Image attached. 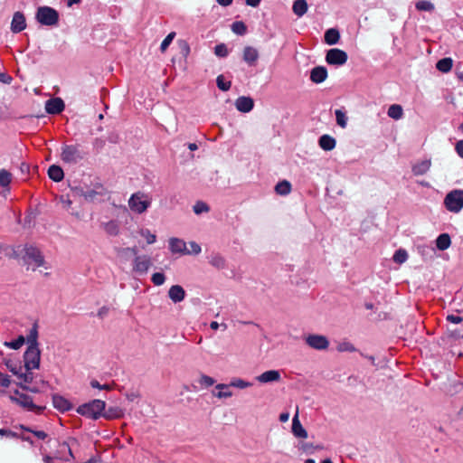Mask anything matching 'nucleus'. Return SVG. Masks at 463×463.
Listing matches in <instances>:
<instances>
[{
	"label": "nucleus",
	"instance_id": "obj_22",
	"mask_svg": "<svg viewBox=\"0 0 463 463\" xmlns=\"http://www.w3.org/2000/svg\"><path fill=\"white\" fill-rule=\"evenodd\" d=\"M292 433L297 438H302V439L307 438V432L303 428V426L300 423L299 419H298V409H297V412L292 420Z\"/></svg>",
	"mask_w": 463,
	"mask_h": 463
},
{
	"label": "nucleus",
	"instance_id": "obj_38",
	"mask_svg": "<svg viewBox=\"0 0 463 463\" xmlns=\"http://www.w3.org/2000/svg\"><path fill=\"white\" fill-rule=\"evenodd\" d=\"M393 261L398 264L404 263L408 259V253L404 249H399L393 255Z\"/></svg>",
	"mask_w": 463,
	"mask_h": 463
},
{
	"label": "nucleus",
	"instance_id": "obj_50",
	"mask_svg": "<svg viewBox=\"0 0 463 463\" xmlns=\"http://www.w3.org/2000/svg\"><path fill=\"white\" fill-rule=\"evenodd\" d=\"M22 429L25 431L33 433L39 439L43 440L48 437V434L43 430H34L30 427H24V426H22Z\"/></svg>",
	"mask_w": 463,
	"mask_h": 463
},
{
	"label": "nucleus",
	"instance_id": "obj_7",
	"mask_svg": "<svg viewBox=\"0 0 463 463\" xmlns=\"http://www.w3.org/2000/svg\"><path fill=\"white\" fill-rule=\"evenodd\" d=\"M444 204L449 212L458 213L463 208V190L449 192L444 199Z\"/></svg>",
	"mask_w": 463,
	"mask_h": 463
},
{
	"label": "nucleus",
	"instance_id": "obj_58",
	"mask_svg": "<svg viewBox=\"0 0 463 463\" xmlns=\"http://www.w3.org/2000/svg\"><path fill=\"white\" fill-rule=\"evenodd\" d=\"M109 312V308L106 306L101 307L97 313V317L100 319H104Z\"/></svg>",
	"mask_w": 463,
	"mask_h": 463
},
{
	"label": "nucleus",
	"instance_id": "obj_10",
	"mask_svg": "<svg viewBox=\"0 0 463 463\" xmlns=\"http://www.w3.org/2000/svg\"><path fill=\"white\" fill-rule=\"evenodd\" d=\"M304 340L310 348L317 351L326 350L329 346L328 338L323 335L309 334L304 337Z\"/></svg>",
	"mask_w": 463,
	"mask_h": 463
},
{
	"label": "nucleus",
	"instance_id": "obj_33",
	"mask_svg": "<svg viewBox=\"0 0 463 463\" xmlns=\"http://www.w3.org/2000/svg\"><path fill=\"white\" fill-rule=\"evenodd\" d=\"M453 65L451 58H443L436 63V68L441 72H449Z\"/></svg>",
	"mask_w": 463,
	"mask_h": 463
},
{
	"label": "nucleus",
	"instance_id": "obj_44",
	"mask_svg": "<svg viewBox=\"0 0 463 463\" xmlns=\"http://www.w3.org/2000/svg\"><path fill=\"white\" fill-rule=\"evenodd\" d=\"M232 30L233 33L239 35H243L247 32V27L243 22H234L232 24Z\"/></svg>",
	"mask_w": 463,
	"mask_h": 463
},
{
	"label": "nucleus",
	"instance_id": "obj_18",
	"mask_svg": "<svg viewBox=\"0 0 463 463\" xmlns=\"http://www.w3.org/2000/svg\"><path fill=\"white\" fill-rule=\"evenodd\" d=\"M101 228L109 236H118L120 233V222L118 220H109L101 223Z\"/></svg>",
	"mask_w": 463,
	"mask_h": 463
},
{
	"label": "nucleus",
	"instance_id": "obj_25",
	"mask_svg": "<svg viewBox=\"0 0 463 463\" xmlns=\"http://www.w3.org/2000/svg\"><path fill=\"white\" fill-rule=\"evenodd\" d=\"M431 166V160L426 159L420 162H418L412 165V173L414 175H425Z\"/></svg>",
	"mask_w": 463,
	"mask_h": 463
},
{
	"label": "nucleus",
	"instance_id": "obj_16",
	"mask_svg": "<svg viewBox=\"0 0 463 463\" xmlns=\"http://www.w3.org/2000/svg\"><path fill=\"white\" fill-rule=\"evenodd\" d=\"M169 249L172 253L190 254L184 241L178 238H171L169 240Z\"/></svg>",
	"mask_w": 463,
	"mask_h": 463
},
{
	"label": "nucleus",
	"instance_id": "obj_26",
	"mask_svg": "<svg viewBox=\"0 0 463 463\" xmlns=\"http://www.w3.org/2000/svg\"><path fill=\"white\" fill-rule=\"evenodd\" d=\"M319 146L325 151H331L335 147L336 141L329 135H323L318 139Z\"/></svg>",
	"mask_w": 463,
	"mask_h": 463
},
{
	"label": "nucleus",
	"instance_id": "obj_30",
	"mask_svg": "<svg viewBox=\"0 0 463 463\" xmlns=\"http://www.w3.org/2000/svg\"><path fill=\"white\" fill-rule=\"evenodd\" d=\"M308 5L306 0H296L293 3L292 10L293 13L298 16H303L307 11Z\"/></svg>",
	"mask_w": 463,
	"mask_h": 463
},
{
	"label": "nucleus",
	"instance_id": "obj_42",
	"mask_svg": "<svg viewBox=\"0 0 463 463\" xmlns=\"http://www.w3.org/2000/svg\"><path fill=\"white\" fill-rule=\"evenodd\" d=\"M323 447L322 446H314L312 443H308V442H301L299 444V449H301L303 452L305 453H307V454H311L314 452V450L316 449H322Z\"/></svg>",
	"mask_w": 463,
	"mask_h": 463
},
{
	"label": "nucleus",
	"instance_id": "obj_19",
	"mask_svg": "<svg viewBox=\"0 0 463 463\" xmlns=\"http://www.w3.org/2000/svg\"><path fill=\"white\" fill-rule=\"evenodd\" d=\"M252 386V383L241 378H233L229 384L219 383L215 386L217 390L229 389L230 387H235L239 389H245Z\"/></svg>",
	"mask_w": 463,
	"mask_h": 463
},
{
	"label": "nucleus",
	"instance_id": "obj_11",
	"mask_svg": "<svg viewBox=\"0 0 463 463\" xmlns=\"http://www.w3.org/2000/svg\"><path fill=\"white\" fill-rule=\"evenodd\" d=\"M347 59V53L337 48L328 50L326 54V61L329 65L342 66L346 63Z\"/></svg>",
	"mask_w": 463,
	"mask_h": 463
},
{
	"label": "nucleus",
	"instance_id": "obj_17",
	"mask_svg": "<svg viewBox=\"0 0 463 463\" xmlns=\"http://www.w3.org/2000/svg\"><path fill=\"white\" fill-rule=\"evenodd\" d=\"M235 107L239 111L248 113L252 110L254 101L250 97L241 96L236 99Z\"/></svg>",
	"mask_w": 463,
	"mask_h": 463
},
{
	"label": "nucleus",
	"instance_id": "obj_39",
	"mask_svg": "<svg viewBox=\"0 0 463 463\" xmlns=\"http://www.w3.org/2000/svg\"><path fill=\"white\" fill-rule=\"evenodd\" d=\"M416 8L419 11L431 12L434 10V5L429 0H419L416 3Z\"/></svg>",
	"mask_w": 463,
	"mask_h": 463
},
{
	"label": "nucleus",
	"instance_id": "obj_48",
	"mask_svg": "<svg viewBox=\"0 0 463 463\" xmlns=\"http://www.w3.org/2000/svg\"><path fill=\"white\" fill-rule=\"evenodd\" d=\"M209 210H210L209 206L205 203H203V202H197L194 205V212L196 214H201L203 213H207V212H209Z\"/></svg>",
	"mask_w": 463,
	"mask_h": 463
},
{
	"label": "nucleus",
	"instance_id": "obj_34",
	"mask_svg": "<svg viewBox=\"0 0 463 463\" xmlns=\"http://www.w3.org/2000/svg\"><path fill=\"white\" fill-rule=\"evenodd\" d=\"M387 114L390 118L397 120L402 118L403 110L401 105L393 104L389 107Z\"/></svg>",
	"mask_w": 463,
	"mask_h": 463
},
{
	"label": "nucleus",
	"instance_id": "obj_4",
	"mask_svg": "<svg viewBox=\"0 0 463 463\" xmlns=\"http://www.w3.org/2000/svg\"><path fill=\"white\" fill-rule=\"evenodd\" d=\"M85 152L79 145H64L61 147V158L69 165H76L85 158Z\"/></svg>",
	"mask_w": 463,
	"mask_h": 463
},
{
	"label": "nucleus",
	"instance_id": "obj_40",
	"mask_svg": "<svg viewBox=\"0 0 463 463\" xmlns=\"http://www.w3.org/2000/svg\"><path fill=\"white\" fill-rule=\"evenodd\" d=\"M217 87L222 90L227 91L231 89L232 82L230 80H226L223 75H219L216 79Z\"/></svg>",
	"mask_w": 463,
	"mask_h": 463
},
{
	"label": "nucleus",
	"instance_id": "obj_3",
	"mask_svg": "<svg viewBox=\"0 0 463 463\" xmlns=\"http://www.w3.org/2000/svg\"><path fill=\"white\" fill-rule=\"evenodd\" d=\"M106 409L104 401L96 399L78 407L77 412L90 419L98 420L102 417L103 411Z\"/></svg>",
	"mask_w": 463,
	"mask_h": 463
},
{
	"label": "nucleus",
	"instance_id": "obj_28",
	"mask_svg": "<svg viewBox=\"0 0 463 463\" xmlns=\"http://www.w3.org/2000/svg\"><path fill=\"white\" fill-rule=\"evenodd\" d=\"M325 42L329 44H336L340 39V33L337 29L330 28L325 33Z\"/></svg>",
	"mask_w": 463,
	"mask_h": 463
},
{
	"label": "nucleus",
	"instance_id": "obj_51",
	"mask_svg": "<svg viewBox=\"0 0 463 463\" xmlns=\"http://www.w3.org/2000/svg\"><path fill=\"white\" fill-rule=\"evenodd\" d=\"M214 53L218 57H226L228 55V49L224 43H220L214 47Z\"/></svg>",
	"mask_w": 463,
	"mask_h": 463
},
{
	"label": "nucleus",
	"instance_id": "obj_53",
	"mask_svg": "<svg viewBox=\"0 0 463 463\" xmlns=\"http://www.w3.org/2000/svg\"><path fill=\"white\" fill-rule=\"evenodd\" d=\"M25 342V338L23 335H20L17 339L14 341H12L10 343H6V345L11 347L12 349L17 350L23 346V345Z\"/></svg>",
	"mask_w": 463,
	"mask_h": 463
},
{
	"label": "nucleus",
	"instance_id": "obj_13",
	"mask_svg": "<svg viewBox=\"0 0 463 463\" xmlns=\"http://www.w3.org/2000/svg\"><path fill=\"white\" fill-rule=\"evenodd\" d=\"M255 379L260 383H270L279 382L281 375L278 370H269L256 376Z\"/></svg>",
	"mask_w": 463,
	"mask_h": 463
},
{
	"label": "nucleus",
	"instance_id": "obj_32",
	"mask_svg": "<svg viewBox=\"0 0 463 463\" xmlns=\"http://www.w3.org/2000/svg\"><path fill=\"white\" fill-rule=\"evenodd\" d=\"M275 192L280 195H288L291 192V184L287 180L280 181L276 184Z\"/></svg>",
	"mask_w": 463,
	"mask_h": 463
},
{
	"label": "nucleus",
	"instance_id": "obj_62",
	"mask_svg": "<svg viewBox=\"0 0 463 463\" xmlns=\"http://www.w3.org/2000/svg\"><path fill=\"white\" fill-rule=\"evenodd\" d=\"M0 81L10 84L12 81V77L5 73H0Z\"/></svg>",
	"mask_w": 463,
	"mask_h": 463
},
{
	"label": "nucleus",
	"instance_id": "obj_27",
	"mask_svg": "<svg viewBox=\"0 0 463 463\" xmlns=\"http://www.w3.org/2000/svg\"><path fill=\"white\" fill-rule=\"evenodd\" d=\"M259 58L258 51L250 46H247L243 50V60L249 64H255L256 61Z\"/></svg>",
	"mask_w": 463,
	"mask_h": 463
},
{
	"label": "nucleus",
	"instance_id": "obj_54",
	"mask_svg": "<svg viewBox=\"0 0 463 463\" xmlns=\"http://www.w3.org/2000/svg\"><path fill=\"white\" fill-rule=\"evenodd\" d=\"M339 352H354L355 347L350 342L340 343L337 346Z\"/></svg>",
	"mask_w": 463,
	"mask_h": 463
},
{
	"label": "nucleus",
	"instance_id": "obj_8",
	"mask_svg": "<svg viewBox=\"0 0 463 463\" xmlns=\"http://www.w3.org/2000/svg\"><path fill=\"white\" fill-rule=\"evenodd\" d=\"M24 259L27 264L33 265V269L44 265V258L41 250L32 245H26L24 247Z\"/></svg>",
	"mask_w": 463,
	"mask_h": 463
},
{
	"label": "nucleus",
	"instance_id": "obj_15",
	"mask_svg": "<svg viewBox=\"0 0 463 463\" xmlns=\"http://www.w3.org/2000/svg\"><path fill=\"white\" fill-rule=\"evenodd\" d=\"M25 27L26 23L24 14L21 12H15L11 23V31L14 33H17L24 30Z\"/></svg>",
	"mask_w": 463,
	"mask_h": 463
},
{
	"label": "nucleus",
	"instance_id": "obj_6",
	"mask_svg": "<svg viewBox=\"0 0 463 463\" xmlns=\"http://www.w3.org/2000/svg\"><path fill=\"white\" fill-rule=\"evenodd\" d=\"M37 21L43 25H56L59 21L58 12L49 6L39 7L36 13Z\"/></svg>",
	"mask_w": 463,
	"mask_h": 463
},
{
	"label": "nucleus",
	"instance_id": "obj_63",
	"mask_svg": "<svg viewBox=\"0 0 463 463\" xmlns=\"http://www.w3.org/2000/svg\"><path fill=\"white\" fill-rule=\"evenodd\" d=\"M20 387L24 390H26V391H29V392H39V389L36 388V387H29L25 384H23L22 383H19Z\"/></svg>",
	"mask_w": 463,
	"mask_h": 463
},
{
	"label": "nucleus",
	"instance_id": "obj_9",
	"mask_svg": "<svg viewBox=\"0 0 463 463\" xmlns=\"http://www.w3.org/2000/svg\"><path fill=\"white\" fill-rule=\"evenodd\" d=\"M41 352L38 345H28L24 354V366L27 371L39 368Z\"/></svg>",
	"mask_w": 463,
	"mask_h": 463
},
{
	"label": "nucleus",
	"instance_id": "obj_41",
	"mask_svg": "<svg viewBox=\"0 0 463 463\" xmlns=\"http://www.w3.org/2000/svg\"><path fill=\"white\" fill-rule=\"evenodd\" d=\"M335 113L337 125L342 128H345L347 125V117L345 113L341 109H336Z\"/></svg>",
	"mask_w": 463,
	"mask_h": 463
},
{
	"label": "nucleus",
	"instance_id": "obj_55",
	"mask_svg": "<svg viewBox=\"0 0 463 463\" xmlns=\"http://www.w3.org/2000/svg\"><path fill=\"white\" fill-rule=\"evenodd\" d=\"M213 395L219 399L230 398L232 396V392L229 389L220 390L218 392H213Z\"/></svg>",
	"mask_w": 463,
	"mask_h": 463
},
{
	"label": "nucleus",
	"instance_id": "obj_5",
	"mask_svg": "<svg viewBox=\"0 0 463 463\" xmlns=\"http://www.w3.org/2000/svg\"><path fill=\"white\" fill-rule=\"evenodd\" d=\"M10 400L24 408L28 411H33L37 414H41L45 407L39 406L33 403V398L25 393L14 391V394L10 396Z\"/></svg>",
	"mask_w": 463,
	"mask_h": 463
},
{
	"label": "nucleus",
	"instance_id": "obj_43",
	"mask_svg": "<svg viewBox=\"0 0 463 463\" xmlns=\"http://www.w3.org/2000/svg\"><path fill=\"white\" fill-rule=\"evenodd\" d=\"M11 180H12V175L5 170V169H2L0 170V185L3 186V187H6L9 185V184L11 183Z\"/></svg>",
	"mask_w": 463,
	"mask_h": 463
},
{
	"label": "nucleus",
	"instance_id": "obj_21",
	"mask_svg": "<svg viewBox=\"0 0 463 463\" xmlns=\"http://www.w3.org/2000/svg\"><path fill=\"white\" fill-rule=\"evenodd\" d=\"M327 78V70L324 66H317L311 70L310 80L314 83H321Z\"/></svg>",
	"mask_w": 463,
	"mask_h": 463
},
{
	"label": "nucleus",
	"instance_id": "obj_31",
	"mask_svg": "<svg viewBox=\"0 0 463 463\" xmlns=\"http://www.w3.org/2000/svg\"><path fill=\"white\" fill-rule=\"evenodd\" d=\"M451 244L450 237L448 233H442L438 236L436 240V246L439 250H445L449 248Z\"/></svg>",
	"mask_w": 463,
	"mask_h": 463
},
{
	"label": "nucleus",
	"instance_id": "obj_59",
	"mask_svg": "<svg viewBox=\"0 0 463 463\" xmlns=\"http://www.w3.org/2000/svg\"><path fill=\"white\" fill-rule=\"evenodd\" d=\"M189 245L191 247V250H189L190 254L193 253V254L197 255V254H199L201 252L202 249H201V246L198 243H196L194 241H191L189 243Z\"/></svg>",
	"mask_w": 463,
	"mask_h": 463
},
{
	"label": "nucleus",
	"instance_id": "obj_60",
	"mask_svg": "<svg viewBox=\"0 0 463 463\" xmlns=\"http://www.w3.org/2000/svg\"><path fill=\"white\" fill-rule=\"evenodd\" d=\"M0 436H5L8 438H15L17 437L16 433L7 430V429H0Z\"/></svg>",
	"mask_w": 463,
	"mask_h": 463
},
{
	"label": "nucleus",
	"instance_id": "obj_20",
	"mask_svg": "<svg viewBox=\"0 0 463 463\" xmlns=\"http://www.w3.org/2000/svg\"><path fill=\"white\" fill-rule=\"evenodd\" d=\"M186 293L179 285L172 286L168 290V297L174 303H179L185 298Z\"/></svg>",
	"mask_w": 463,
	"mask_h": 463
},
{
	"label": "nucleus",
	"instance_id": "obj_47",
	"mask_svg": "<svg viewBox=\"0 0 463 463\" xmlns=\"http://www.w3.org/2000/svg\"><path fill=\"white\" fill-rule=\"evenodd\" d=\"M175 36V32H172L170 33L164 40L163 42L161 43V45H160V50L161 52H165L166 49L168 48V46L171 44V43L173 42L174 38Z\"/></svg>",
	"mask_w": 463,
	"mask_h": 463
},
{
	"label": "nucleus",
	"instance_id": "obj_1",
	"mask_svg": "<svg viewBox=\"0 0 463 463\" xmlns=\"http://www.w3.org/2000/svg\"><path fill=\"white\" fill-rule=\"evenodd\" d=\"M75 195L83 197L90 203H103L109 199V192L99 183L92 186L79 185L72 188Z\"/></svg>",
	"mask_w": 463,
	"mask_h": 463
},
{
	"label": "nucleus",
	"instance_id": "obj_37",
	"mask_svg": "<svg viewBox=\"0 0 463 463\" xmlns=\"http://www.w3.org/2000/svg\"><path fill=\"white\" fill-rule=\"evenodd\" d=\"M138 233L142 236L148 244H153L156 241V235L152 233L148 229L142 228L139 230Z\"/></svg>",
	"mask_w": 463,
	"mask_h": 463
},
{
	"label": "nucleus",
	"instance_id": "obj_23",
	"mask_svg": "<svg viewBox=\"0 0 463 463\" xmlns=\"http://www.w3.org/2000/svg\"><path fill=\"white\" fill-rule=\"evenodd\" d=\"M123 416L124 410L118 406L109 407L108 410L105 409L102 414V417L109 420L120 419Z\"/></svg>",
	"mask_w": 463,
	"mask_h": 463
},
{
	"label": "nucleus",
	"instance_id": "obj_45",
	"mask_svg": "<svg viewBox=\"0 0 463 463\" xmlns=\"http://www.w3.org/2000/svg\"><path fill=\"white\" fill-rule=\"evenodd\" d=\"M165 275L163 272H156L151 277V281L155 286H161L165 282Z\"/></svg>",
	"mask_w": 463,
	"mask_h": 463
},
{
	"label": "nucleus",
	"instance_id": "obj_61",
	"mask_svg": "<svg viewBox=\"0 0 463 463\" xmlns=\"http://www.w3.org/2000/svg\"><path fill=\"white\" fill-rule=\"evenodd\" d=\"M455 150L457 154L463 158V139L457 142L455 146Z\"/></svg>",
	"mask_w": 463,
	"mask_h": 463
},
{
	"label": "nucleus",
	"instance_id": "obj_14",
	"mask_svg": "<svg viewBox=\"0 0 463 463\" xmlns=\"http://www.w3.org/2000/svg\"><path fill=\"white\" fill-rule=\"evenodd\" d=\"M45 109L49 114H59L64 109V102L61 98L50 99L45 103Z\"/></svg>",
	"mask_w": 463,
	"mask_h": 463
},
{
	"label": "nucleus",
	"instance_id": "obj_35",
	"mask_svg": "<svg viewBox=\"0 0 463 463\" xmlns=\"http://www.w3.org/2000/svg\"><path fill=\"white\" fill-rule=\"evenodd\" d=\"M38 326L33 324L26 336L28 345H38Z\"/></svg>",
	"mask_w": 463,
	"mask_h": 463
},
{
	"label": "nucleus",
	"instance_id": "obj_64",
	"mask_svg": "<svg viewBox=\"0 0 463 463\" xmlns=\"http://www.w3.org/2000/svg\"><path fill=\"white\" fill-rule=\"evenodd\" d=\"M448 320L451 321V322H452V323H454V324H458V323H460L463 319H462V317H460L451 315V316H449V317H448Z\"/></svg>",
	"mask_w": 463,
	"mask_h": 463
},
{
	"label": "nucleus",
	"instance_id": "obj_36",
	"mask_svg": "<svg viewBox=\"0 0 463 463\" xmlns=\"http://www.w3.org/2000/svg\"><path fill=\"white\" fill-rule=\"evenodd\" d=\"M209 262L211 265L218 268L223 269L225 267V260L222 256L219 254H213L210 257Z\"/></svg>",
	"mask_w": 463,
	"mask_h": 463
},
{
	"label": "nucleus",
	"instance_id": "obj_49",
	"mask_svg": "<svg viewBox=\"0 0 463 463\" xmlns=\"http://www.w3.org/2000/svg\"><path fill=\"white\" fill-rule=\"evenodd\" d=\"M198 382L202 386L204 387H210L215 383V380L206 374H202Z\"/></svg>",
	"mask_w": 463,
	"mask_h": 463
},
{
	"label": "nucleus",
	"instance_id": "obj_57",
	"mask_svg": "<svg viewBox=\"0 0 463 463\" xmlns=\"http://www.w3.org/2000/svg\"><path fill=\"white\" fill-rule=\"evenodd\" d=\"M90 386L92 388H97L99 390H110V386L109 384H100L97 380H92L90 382Z\"/></svg>",
	"mask_w": 463,
	"mask_h": 463
},
{
	"label": "nucleus",
	"instance_id": "obj_24",
	"mask_svg": "<svg viewBox=\"0 0 463 463\" xmlns=\"http://www.w3.org/2000/svg\"><path fill=\"white\" fill-rule=\"evenodd\" d=\"M52 404L54 408L61 411H67L71 408V402L64 397L58 394L52 396Z\"/></svg>",
	"mask_w": 463,
	"mask_h": 463
},
{
	"label": "nucleus",
	"instance_id": "obj_52",
	"mask_svg": "<svg viewBox=\"0 0 463 463\" xmlns=\"http://www.w3.org/2000/svg\"><path fill=\"white\" fill-rule=\"evenodd\" d=\"M18 379H20L22 381V383L23 384H25V383H32L33 382V373L30 371H27L25 373H21L19 374V377Z\"/></svg>",
	"mask_w": 463,
	"mask_h": 463
},
{
	"label": "nucleus",
	"instance_id": "obj_46",
	"mask_svg": "<svg viewBox=\"0 0 463 463\" xmlns=\"http://www.w3.org/2000/svg\"><path fill=\"white\" fill-rule=\"evenodd\" d=\"M5 365L7 367V369L14 375H16L17 377H19V374L22 373V366L21 365H18L14 363H13L12 361H8L5 363Z\"/></svg>",
	"mask_w": 463,
	"mask_h": 463
},
{
	"label": "nucleus",
	"instance_id": "obj_29",
	"mask_svg": "<svg viewBox=\"0 0 463 463\" xmlns=\"http://www.w3.org/2000/svg\"><path fill=\"white\" fill-rule=\"evenodd\" d=\"M49 177L54 182H60L64 177V173L61 167L56 165H52L48 169Z\"/></svg>",
	"mask_w": 463,
	"mask_h": 463
},
{
	"label": "nucleus",
	"instance_id": "obj_56",
	"mask_svg": "<svg viewBox=\"0 0 463 463\" xmlns=\"http://www.w3.org/2000/svg\"><path fill=\"white\" fill-rule=\"evenodd\" d=\"M10 376L5 373H0V386L7 388L10 386Z\"/></svg>",
	"mask_w": 463,
	"mask_h": 463
},
{
	"label": "nucleus",
	"instance_id": "obj_2",
	"mask_svg": "<svg viewBox=\"0 0 463 463\" xmlns=\"http://www.w3.org/2000/svg\"><path fill=\"white\" fill-rule=\"evenodd\" d=\"M152 197L144 192L134 193L128 199V204L131 212L142 214L151 206Z\"/></svg>",
	"mask_w": 463,
	"mask_h": 463
},
{
	"label": "nucleus",
	"instance_id": "obj_12",
	"mask_svg": "<svg viewBox=\"0 0 463 463\" xmlns=\"http://www.w3.org/2000/svg\"><path fill=\"white\" fill-rule=\"evenodd\" d=\"M151 260L148 256H137L133 260V270L138 274H145L151 266Z\"/></svg>",
	"mask_w": 463,
	"mask_h": 463
}]
</instances>
